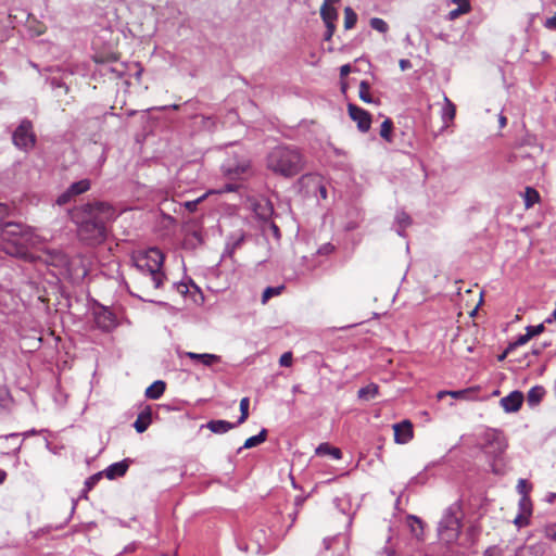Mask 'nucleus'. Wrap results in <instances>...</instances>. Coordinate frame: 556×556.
<instances>
[{"label": "nucleus", "mask_w": 556, "mask_h": 556, "mask_svg": "<svg viewBox=\"0 0 556 556\" xmlns=\"http://www.w3.org/2000/svg\"><path fill=\"white\" fill-rule=\"evenodd\" d=\"M412 482H416V483H424L425 482V478L421 473L417 475L416 477H414L412 479Z\"/></svg>", "instance_id": "052dcab7"}, {"label": "nucleus", "mask_w": 556, "mask_h": 556, "mask_svg": "<svg viewBox=\"0 0 556 556\" xmlns=\"http://www.w3.org/2000/svg\"><path fill=\"white\" fill-rule=\"evenodd\" d=\"M463 518L464 513L459 501L446 507L438 525L439 538L447 544L456 542L462 532Z\"/></svg>", "instance_id": "39448f33"}, {"label": "nucleus", "mask_w": 556, "mask_h": 556, "mask_svg": "<svg viewBox=\"0 0 556 556\" xmlns=\"http://www.w3.org/2000/svg\"><path fill=\"white\" fill-rule=\"evenodd\" d=\"M482 439L484 452L494 458L501 456L507 447L506 440L501 431L486 430Z\"/></svg>", "instance_id": "423d86ee"}, {"label": "nucleus", "mask_w": 556, "mask_h": 556, "mask_svg": "<svg viewBox=\"0 0 556 556\" xmlns=\"http://www.w3.org/2000/svg\"><path fill=\"white\" fill-rule=\"evenodd\" d=\"M205 198V195H202L200 198H198L197 200H193V201H187L185 203V207L189 211V212H194L198 207V204Z\"/></svg>", "instance_id": "a18cd8bd"}, {"label": "nucleus", "mask_w": 556, "mask_h": 556, "mask_svg": "<svg viewBox=\"0 0 556 556\" xmlns=\"http://www.w3.org/2000/svg\"><path fill=\"white\" fill-rule=\"evenodd\" d=\"M250 168V161L245 157H228L222 165V170L229 179H238Z\"/></svg>", "instance_id": "6e6552de"}, {"label": "nucleus", "mask_w": 556, "mask_h": 556, "mask_svg": "<svg viewBox=\"0 0 556 556\" xmlns=\"http://www.w3.org/2000/svg\"><path fill=\"white\" fill-rule=\"evenodd\" d=\"M9 206L3 203H0V223L9 215Z\"/></svg>", "instance_id": "3c124183"}, {"label": "nucleus", "mask_w": 556, "mask_h": 556, "mask_svg": "<svg viewBox=\"0 0 556 556\" xmlns=\"http://www.w3.org/2000/svg\"><path fill=\"white\" fill-rule=\"evenodd\" d=\"M16 148L27 151L35 146L36 137L33 131V124L28 119H23L12 136Z\"/></svg>", "instance_id": "0eeeda50"}, {"label": "nucleus", "mask_w": 556, "mask_h": 556, "mask_svg": "<svg viewBox=\"0 0 556 556\" xmlns=\"http://www.w3.org/2000/svg\"><path fill=\"white\" fill-rule=\"evenodd\" d=\"M237 426V422L233 424L222 419H213L206 424V428L210 429L213 433L217 434L226 433L229 430L236 428Z\"/></svg>", "instance_id": "f3484780"}, {"label": "nucleus", "mask_w": 556, "mask_h": 556, "mask_svg": "<svg viewBox=\"0 0 556 556\" xmlns=\"http://www.w3.org/2000/svg\"><path fill=\"white\" fill-rule=\"evenodd\" d=\"M90 187L91 182L89 179H81L79 181L73 182L62 194L59 195L56 203L59 205L67 204L74 197L87 192Z\"/></svg>", "instance_id": "1a4fd4ad"}, {"label": "nucleus", "mask_w": 556, "mask_h": 556, "mask_svg": "<svg viewBox=\"0 0 556 556\" xmlns=\"http://www.w3.org/2000/svg\"><path fill=\"white\" fill-rule=\"evenodd\" d=\"M555 500H556V493H548L546 495V502L547 503L552 504V503H554Z\"/></svg>", "instance_id": "680f3d73"}, {"label": "nucleus", "mask_w": 556, "mask_h": 556, "mask_svg": "<svg viewBox=\"0 0 556 556\" xmlns=\"http://www.w3.org/2000/svg\"><path fill=\"white\" fill-rule=\"evenodd\" d=\"M245 236L243 232H236L228 237L220 262L232 261L235 252L241 248Z\"/></svg>", "instance_id": "9b49d317"}, {"label": "nucleus", "mask_w": 556, "mask_h": 556, "mask_svg": "<svg viewBox=\"0 0 556 556\" xmlns=\"http://www.w3.org/2000/svg\"><path fill=\"white\" fill-rule=\"evenodd\" d=\"M523 201L525 206L529 208L540 201V194L534 188L527 187L523 193Z\"/></svg>", "instance_id": "bb28decb"}, {"label": "nucleus", "mask_w": 556, "mask_h": 556, "mask_svg": "<svg viewBox=\"0 0 556 556\" xmlns=\"http://www.w3.org/2000/svg\"><path fill=\"white\" fill-rule=\"evenodd\" d=\"M460 15H462V14H460V12H459V11L457 10V8H456V9H454V10L450 11V13H448V20L453 21V20L457 18V17H458V16H460Z\"/></svg>", "instance_id": "4d7b16f0"}, {"label": "nucleus", "mask_w": 556, "mask_h": 556, "mask_svg": "<svg viewBox=\"0 0 556 556\" xmlns=\"http://www.w3.org/2000/svg\"><path fill=\"white\" fill-rule=\"evenodd\" d=\"M333 250H334V247H333L331 243H325V244H323V245L318 249L317 253H318V254H321V255H328V254H330Z\"/></svg>", "instance_id": "de8ad7c7"}, {"label": "nucleus", "mask_w": 556, "mask_h": 556, "mask_svg": "<svg viewBox=\"0 0 556 556\" xmlns=\"http://www.w3.org/2000/svg\"><path fill=\"white\" fill-rule=\"evenodd\" d=\"M394 441L399 444H405L413 439V425L409 420H403L393 426Z\"/></svg>", "instance_id": "ddd939ff"}, {"label": "nucleus", "mask_w": 556, "mask_h": 556, "mask_svg": "<svg viewBox=\"0 0 556 556\" xmlns=\"http://www.w3.org/2000/svg\"><path fill=\"white\" fill-rule=\"evenodd\" d=\"M94 323L102 331H111L116 326L114 314L104 307L94 313Z\"/></svg>", "instance_id": "f8f14e48"}, {"label": "nucleus", "mask_w": 556, "mask_h": 556, "mask_svg": "<svg viewBox=\"0 0 556 556\" xmlns=\"http://www.w3.org/2000/svg\"><path fill=\"white\" fill-rule=\"evenodd\" d=\"M237 189H238L237 184H226L222 189H219L216 192L217 193L232 192V191H236Z\"/></svg>", "instance_id": "09e8293b"}, {"label": "nucleus", "mask_w": 556, "mask_h": 556, "mask_svg": "<svg viewBox=\"0 0 556 556\" xmlns=\"http://www.w3.org/2000/svg\"><path fill=\"white\" fill-rule=\"evenodd\" d=\"M412 66L410 61L406 59L400 60V67L401 70L405 71Z\"/></svg>", "instance_id": "5fc2aeb1"}, {"label": "nucleus", "mask_w": 556, "mask_h": 556, "mask_svg": "<svg viewBox=\"0 0 556 556\" xmlns=\"http://www.w3.org/2000/svg\"><path fill=\"white\" fill-rule=\"evenodd\" d=\"M283 290V285L267 287L262 294V304H266L271 298L280 295Z\"/></svg>", "instance_id": "c85d7f7f"}, {"label": "nucleus", "mask_w": 556, "mask_h": 556, "mask_svg": "<svg viewBox=\"0 0 556 556\" xmlns=\"http://www.w3.org/2000/svg\"><path fill=\"white\" fill-rule=\"evenodd\" d=\"M7 479V472L3 469H0V484L3 483Z\"/></svg>", "instance_id": "69168bd1"}, {"label": "nucleus", "mask_w": 556, "mask_h": 556, "mask_svg": "<svg viewBox=\"0 0 556 556\" xmlns=\"http://www.w3.org/2000/svg\"><path fill=\"white\" fill-rule=\"evenodd\" d=\"M357 22V14L350 7L344 9V28L351 29L355 26Z\"/></svg>", "instance_id": "7c9ffc66"}, {"label": "nucleus", "mask_w": 556, "mask_h": 556, "mask_svg": "<svg viewBox=\"0 0 556 556\" xmlns=\"http://www.w3.org/2000/svg\"><path fill=\"white\" fill-rule=\"evenodd\" d=\"M102 477V473L99 472V473H96V475H92L91 477H89L86 481H85V490L86 491H90L98 482L99 480L101 479Z\"/></svg>", "instance_id": "58836bf2"}, {"label": "nucleus", "mask_w": 556, "mask_h": 556, "mask_svg": "<svg viewBox=\"0 0 556 556\" xmlns=\"http://www.w3.org/2000/svg\"><path fill=\"white\" fill-rule=\"evenodd\" d=\"M317 455H329L334 459H341L342 458V452L338 447H333L328 443H321L316 448Z\"/></svg>", "instance_id": "5701e85b"}, {"label": "nucleus", "mask_w": 556, "mask_h": 556, "mask_svg": "<svg viewBox=\"0 0 556 556\" xmlns=\"http://www.w3.org/2000/svg\"><path fill=\"white\" fill-rule=\"evenodd\" d=\"M1 249L4 253L24 257L29 248L36 247L39 238L33 229L21 223L9 222L0 227Z\"/></svg>", "instance_id": "20e7f679"}, {"label": "nucleus", "mask_w": 556, "mask_h": 556, "mask_svg": "<svg viewBox=\"0 0 556 556\" xmlns=\"http://www.w3.org/2000/svg\"><path fill=\"white\" fill-rule=\"evenodd\" d=\"M358 97L365 103H374V104L379 103L378 99L372 98V96L370 93V85L366 80H362L359 83Z\"/></svg>", "instance_id": "4be33fe9"}, {"label": "nucleus", "mask_w": 556, "mask_h": 556, "mask_svg": "<svg viewBox=\"0 0 556 556\" xmlns=\"http://www.w3.org/2000/svg\"><path fill=\"white\" fill-rule=\"evenodd\" d=\"M454 2H457V10L460 12V14H466L470 11L471 7L468 0H453Z\"/></svg>", "instance_id": "79ce46f5"}, {"label": "nucleus", "mask_w": 556, "mask_h": 556, "mask_svg": "<svg viewBox=\"0 0 556 556\" xmlns=\"http://www.w3.org/2000/svg\"><path fill=\"white\" fill-rule=\"evenodd\" d=\"M127 469H128V463L125 459V460L117 462V463L110 465L104 470V473L108 479L113 480L115 478L123 477L126 473Z\"/></svg>", "instance_id": "a211bd4d"}, {"label": "nucleus", "mask_w": 556, "mask_h": 556, "mask_svg": "<svg viewBox=\"0 0 556 556\" xmlns=\"http://www.w3.org/2000/svg\"><path fill=\"white\" fill-rule=\"evenodd\" d=\"M249 406H250V400L249 397H243L240 401V417L237 420L238 425L243 424L248 417H249Z\"/></svg>", "instance_id": "f704fd0d"}, {"label": "nucleus", "mask_w": 556, "mask_h": 556, "mask_svg": "<svg viewBox=\"0 0 556 556\" xmlns=\"http://www.w3.org/2000/svg\"><path fill=\"white\" fill-rule=\"evenodd\" d=\"M542 351H543V348H540V346H539V348H533V349H532V351H531V353H532L533 355H540V354L542 353Z\"/></svg>", "instance_id": "338daca9"}, {"label": "nucleus", "mask_w": 556, "mask_h": 556, "mask_svg": "<svg viewBox=\"0 0 556 556\" xmlns=\"http://www.w3.org/2000/svg\"><path fill=\"white\" fill-rule=\"evenodd\" d=\"M188 357L195 364H202L205 367H212L214 364L220 362V356L211 353H194V352H181L179 357Z\"/></svg>", "instance_id": "4468645a"}, {"label": "nucleus", "mask_w": 556, "mask_h": 556, "mask_svg": "<svg viewBox=\"0 0 556 556\" xmlns=\"http://www.w3.org/2000/svg\"><path fill=\"white\" fill-rule=\"evenodd\" d=\"M466 393V391L464 390H459V391H448V395L455 397V399H459L462 396H464V394Z\"/></svg>", "instance_id": "6e6d98bb"}, {"label": "nucleus", "mask_w": 556, "mask_h": 556, "mask_svg": "<svg viewBox=\"0 0 556 556\" xmlns=\"http://www.w3.org/2000/svg\"><path fill=\"white\" fill-rule=\"evenodd\" d=\"M514 525L518 528H523L526 526L529 525L530 522V517L528 516H525V515H521V514H518L515 519H514Z\"/></svg>", "instance_id": "ea45409f"}, {"label": "nucleus", "mask_w": 556, "mask_h": 556, "mask_svg": "<svg viewBox=\"0 0 556 556\" xmlns=\"http://www.w3.org/2000/svg\"><path fill=\"white\" fill-rule=\"evenodd\" d=\"M279 364L281 366H285V367L291 366V364H292V353L291 352L283 353L280 356Z\"/></svg>", "instance_id": "c03bdc74"}, {"label": "nucleus", "mask_w": 556, "mask_h": 556, "mask_svg": "<svg viewBox=\"0 0 556 556\" xmlns=\"http://www.w3.org/2000/svg\"><path fill=\"white\" fill-rule=\"evenodd\" d=\"M545 394V390L543 387L535 386L531 388L528 392V403L529 405H535L540 403Z\"/></svg>", "instance_id": "cd10ccee"}, {"label": "nucleus", "mask_w": 556, "mask_h": 556, "mask_svg": "<svg viewBox=\"0 0 556 556\" xmlns=\"http://www.w3.org/2000/svg\"><path fill=\"white\" fill-rule=\"evenodd\" d=\"M318 190H319L320 197L323 199H326L327 198V189H326V187L324 185H319Z\"/></svg>", "instance_id": "bf43d9fd"}, {"label": "nucleus", "mask_w": 556, "mask_h": 556, "mask_svg": "<svg viewBox=\"0 0 556 556\" xmlns=\"http://www.w3.org/2000/svg\"><path fill=\"white\" fill-rule=\"evenodd\" d=\"M395 224L396 232L403 237L405 229L412 224V218L406 212L400 211L395 215Z\"/></svg>", "instance_id": "aec40b11"}, {"label": "nucleus", "mask_w": 556, "mask_h": 556, "mask_svg": "<svg viewBox=\"0 0 556 556\" xmlns=\"http://www.w3.org/2000/svg\"><path fill=\"white\" fill-rule=\"evenodd\" d=\"M79 239L87 245L96 247L108 237L106 225L117 217L115 207L103 201L86 203L74 212Z\"/></svg>", "instance_id": "f257e3e1"}, {"label": "nucleus", "mask_w": 556, "mask_h": 556, "mask_svg": "<svg viewBox=\"0 0 556 556\" xmlns=\"http://www.w3.org/2000/svg\"><path fill=\"white\" fill-rule=\"evenodd\" d=\"M448 395V391H440L438 393V399L442 400L444 396Z\"/></svg>", "instance_id": "774afa93"}, {"label": "nucleus", "mask_w": 556, "mask_h": 556, "mask_svg": "<svg viewBox=\"0 0 556 556\" xmlns=\"http://www.w3.org/2000/svg\"><path fill=\"white\" fill-rule=\"evenodd\" d=\"M518 507H519V513L518 514H521V515H525V516H528V517L531 516V514H532V504H531V500L527 495H523L519 500Z\"/></svg>", "instance_id": "473e14b6"}, {"label": "nucleus", "mask_w": 556, "mask_h": 556, "mask_svg": "<svg viewBox=\"0 0 556 556\" xmlns=\"http://www.w3.org/2000/svg\"><path fill=\"white\" fill-rule=\"evenodd\" d=\"M546 323L543 321L542 324H539V325H535V326H527L526 327V331H528V333L530 334V337L532 339L533 337L539 336V334H541L544 331V329H545L544 325Z\"/></svg>", "instance_id": "4c0bfd02"}, {"label": "nucleus", "mask_w": 556, "mask_h": 556, "mask_svg": "<svg viewBox=\"0 0 556 556\" xmlns=\"http://www.w3.org/2000/svg\"><path fill=\"white\" fill-rule=\"evenodd\" d=\"M320 16L325 24H334L338 18V12L333 7L323 3L320 8Z\"/></svg>", "instance_id": "393cba45"}, {"label": "nucleus", "mask_w": 556, "mask_h": 556, "mask_svg": "<svg viewBox=\"0 0 556 556\" xmlns=\"http://www.w3.org/2000/svg\"><path fill=\"white\" fill-rule=\"evenodd\" d=\"M152 422V410L150 406H146L138 415L134 427L138 433L144 432Z\"/></svg>", "instance_id": "dca6fc26"}, {"label": "nucleus", "mask_w": 556, "mask_h": 556, "mask_svg": "<svg viewBox=\"0 0 556 556\" xmlns=\"http://www.w3.org/2000/svg\"><path fill=\"white\" fill-rule=\"evenodd\" d=\"M529 556H543L546 552V544L538 542L522 548Z\"/></svg>", "instance_id": "c756f323"}, {"label": "nucleus", "mask_w": 556, "mask_h": 556, "mask_svg": "<svg viewBox=\"0 0 556 556\" xmlns=\"http://www.w3.org/2000/svg\"><path fill=\"white\" fill-rule=\"evenodd\" d=\"M501 406L506 413H516L523 403V394L520 391H513L501 399Z\"/></svg>", "instance_id": "2eb2a0df"}, {"label": "nucleus", "mask_w": 556, "mask_h": 556, "mask_svg": "<svg viewBox=\"0 0 556 556\" xmlns=\"http://www.w3.org/2000/svg\"><path fill=\"white\" fill-rule=\"evenodd\" d=\"M326 25V33L324 34V39L326 41H329L333 34H334V30H336V24H325Z\"/></svg>", "instance_id": "49530a36"}, {"label": "nucleus", "mask_w": 556, "mask_h": 556, "mask_svg": "<svg viewBox=\"0 0 556 556\" xmlns=\"http://www.w3.org/2000/svg\"><path fill=\"white\" fill-rule=\"evenodd\" d=\"M482 556H504L501 547L493 545L488 547Z\"/></svg>", "instance_id": "37998d69"}, {"label": "nucleus", "mask_w": 556, "mask_h": 556, "mask_svg": "<svg viewBox=\"0 0 556 556\" xmlns=\"http://www.w3.org/2000/svg\"><path fill=\"white\" fill-rule=\"evenodd\" d=\"M348 112L350 117L356 122L359 131L367 132L370 129L371 115L367 111L355 104L349 103Z\"/></svg>", "instance_id": "9d476101"}, {"label": "nucleus", "mask_w": 556, "mask_h": 556, "mask_svg": "<svg viewBox=\"0 0 556 556\" xmlns=\"http://www.w3.org/2000/svg\"><path fill=\"white\" fill-rule=\"evenodd\" d=\"M517 489H518L519 493H521V494H522V496H523V495H527V492H528V491H527V481H526L525 479H520V480L518 481Z\"/></svg>", "instance_id": "8fccbe9b"}, {"label": "nucleus", "mask_w": 556, "mask_h": 556, "mask_svg": "<svg viewBox=\"0 0 556 556\" xmlns=\"http://www.w3.org/2000/svg\"><path fill=\"white\" fill-rule=\"evenodd\" d=\"M372 29L386 34L389 30L388 23L380 17H372L369 22Z\"/></svg>", "instance_id": "c9c22d12"}, {"label": "nucleus", "mask_w": 556, "mask_h": 556, "mask_svg": "<svg viewBox=\"0 0 556 556\" xmlns=\"http://www.w3.org/2000/svg\"><path fill=\"white\" fill-rule=\"evenodd\" d=\"M513 350H508V346L506 348V350L501 354L498 355V361H503L506 358V356L508 355V353H510Z\"/></svg>", "instance_id": "0e129e2a"}, {"label": "nucleus", "mask_w": 556, "mask_h": 556, "mask_svg": "<svg viewBox=\"0 0 556 556\" xmlns=\"http://www.w3.org/2000/svg\"><path fill=\"white\" fill-rule=\"evenodd\" d=\"M265 162L268 170L285 178L299 175L305 166L303 153L292 144H278L271 148Z\"/></svg>", "instance_id": "7ed1b4c3"}, {"label": "nucleus", "mask_w": 556, "mask_h": 556, "mask_svg": "<svg viewBox=\"0 0 556 556\" xmlns=\"http://www.w3.org/2000/svg\"><path fill=\"white\" fill-rule=\"evenodd\" d=\"M174 286L177 287L178 292L186 293L188 291V288L185 283H175Z\"/></svg>", "instance_id": "13d9d810"}, {"label": "nucleus", "mask_w": 556, "mask_h": 556, "mask_svg": "<svg viewBox=\"0 0 556 556\" xmlns=\"http://www.w3.org/2000/svg\"><path fill=\"white\" fill-rule=\"evenodd\" d=\"M544 535L546 539L556 542V523L546 526L544 528Z\"/></svg>", "instance_id": "a19ab883"}, {"label": "nucleus", "mask_w": 556, "mask_h": 556, "mask_svg": "<svg viewBox=\"0 0 556 556\" xmlns=\"http://www.w3.org/2000/svg\"><path fill=\"white\" fill-rule=\"evenodd\" d=\"M393 123L390 118H387L382 122L380 127V136L388 142H392V132Z\"/></svg>", "instance_id": "2f4dec72"}, {"label": "nucleus", "mask_w": 556, "mask_h": 556, "mask_svg": "<svg viewBox=\"0 0 556 556\" xmlns=\"http://www.w3.org/2000/svg\"><path fill=\"white\" fill-rule=\"evenodd\" d=\"M266 439H267V430L262 429L258 432V434L247 439L244 444L241 447H239L238 453H240L243 448H252L254 446H257V445L262 444L263 442H265Z\"/></svg>", "instance_id": "412c9836"}, {"label": "nucleus", "mask_w": 556, "mask_h": 556, "mask_svg": "<svg viewBox=\"0 0 556 556\" xmlns=\"http://www.w3.org/2000/svg\"><path fill=\"white\" fill-rule=\"evenodd\" d=\"M351 73V65L344 64L340 67V76L345 77Z\"/></svg>", "instance_id": "864d4df0"}, {"label": "nucleus", "mask_w": 556, "mask_h": 556, "mask_svg": "<svg viewBox=\"0 0 556 556\" xmlns=\"http://www.w3.org/2000/svg\"><path fill=\"white\" fill-rule=\"evenodd\" d=\"M165 389L166 383L162 380H156L147 388L144 394L148 399L157 400L164 394Z\"/></svg>", "instance_id": "6ab92c4d"}, {"label": "nucleus", "mask_w": 556, "mask_h": 556, "mask_svg": "<svg viewBox=\"0 0 556 556\" xmlns=\"http://www.w3.org/2000/svg\"><path fill=\"white\" fill-rule=\"evenodd\" d=\"M252 538L257 543V548L261 551L264 548L267 544L266 538H265V530L263 528L254 529L252 532Z\"/></svg>", "instance_id": "72a5a7b5"}, {"label": "nucleus", "mask_w": 556, "mask_h": 556, "mask_svg": "<svg viewBox=\"0 0 556 556\" xmlns=\"http://www.w3.org/2000/svg\"><path fill=\"white\" fill-rule=\"evenodd\" d=\"M456 108L447 97L444 98V106L442 108V119L444 123H448L454 119Z\"/></svg>", "instance_id": "a878e982"}, {"label": "nucleus", "mask_w": 556, "mask_h": 556, "mask_svg": "<svg viewBox=\"0 0 556 556\" xmlns=\"http://www.w3.org/2000/svg\"><path fill=\"white\" fill-rule=\"evenodd\" d=\"M164 258V254L157 248H150L131 254V265L137 271L134 283L139 291V293L129 291L132 296L155 303V300L148 295L152 290L161 289L166 280V275L162 270Z\"/></svg>", "instance_id": "f03ea898"}, {"label": "nucleus", "mask_w": 556, "mask_h": 556, "mask_svg": "<svg viewBox=\"0 0 556 556\" xmlns=\"http://www.w3.org/2000/svg\"><path fill=\"white\" fill-rule=\"evenodd\" d=\"M379 387L376 383H369L361 388L357 392V396L361 400L369 401L378 395Z\"/></svg>", "instance_id": "b1692460"}, {"label": "nucleus", "mask_w": 556, "mask_h": 556, "mask_svg": "<svg viewBox=\"0 0 556 556\" xmlns=\"http://www.w3.org/2000/svg\"><path fill=\"white\" fill-rule=\"evenodd\" d=\"M531 339L528 331L525 334H520L514 342L508 344V350H515L518 346L525 345Z\"/></svg>", "instance_id": "e433bc0d"}, {"label": "nucleus", "mask_w": 556, "mask_h": 556, "mask_svg": "<svg viewBox=\"0 0 556 556\" xmlns=\"http://www.w3.org/2000/svg\"><path fill=\"white\" fill-rule=\"evenodd\" d=\"M545 27L548 28V29H554L556 30V16H552V17H548L546 21H545Z\"/></svg>", "instance_id": "603ef678"}, {"label": "nucleus", "mask_w": 556, "mask_h": 556, "mask_svg": "<svg viewBox=\"0 0 556 556\" xmlns=\"http://www.w3.org/2000/svg\"><path fill=\"white\" fill-rule=\"evenodd\" d=\"M37 433H38V431H37V430L31 429V430H28V431L23 432V433H22V435H23L24 438H28V437H30V435H35V434H37Z\"/></svg>", "instance_id": "e2e57ef3"}]
</instances>
